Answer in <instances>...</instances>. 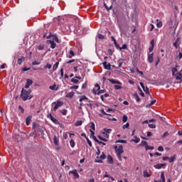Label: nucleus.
Listing matches in <instances>:
<instances>
[{
    "label": "nucleus",
    "mask_w": 182,
    "mask_h": 182,
    "mask_svg": "<svg viewBox=\"0 0 182 182\" xmlns=\"http://www.w3.org/2000/svg\"><path fill=\"white\" fill-rule=\"evenodd\" d=\"M82 123H83V122H82V121H77L75 124V126H77V127L82 126Z\"/></svg>",
    "instance_id": "36"
},
{
    "label": "nucleus",
    "mask_w": 182,
    "mask_h": 182,
    "mask_svg": "<svg viewBox=\"0 0 182 182\" xmlns=\"http://www.w3.org/2000/svg\"><path fill=\"white\" fill-rule=\"evenodd\" d=\"M107 53L109 55V56H112L113 55V50H112V49H108Z\"/></svg>",
    "instance_id": "51"
},
{
    "label": "nucleus",
    "mask_w": 182,
    "mask_h": 182,
    "mask_svg": "<svg viewBox=\"0 0 182 182\" xmlns=\"http://www.w3.org/2000/svg\"><path fill=\"white\" fill-rule=\"evenodd\" d=\"M121 49H127V45L123 44L122 47L121 48Z\"/></svg>",
    "instance_id": "64"
},
{
    "label": "nucleus",
    "mask_w": 182,
    "mask_h": 182,
    "mask_svg": "<svg viewBox=\"0 0 182 182\" xmlns=\"http://www.w3.org/2000/svg\"><path fill=\"white\" fill-rule=\"evenodd\" d=\"M104 133H107V134H110L111 133V132H112V129H106V128H105L104 129Z\"/></svg>",
    "instance_id": "32"
},
{
    "label": "nucleus",
    "mask_w": 182,
    "mask_h": 182,
    "mask_svg": "<svg viewBox=\"0 0 182 182\" xmlns=\"http://www.w3.org/2000/svg\"><path fill=\"white\" fill-rule=\"evenodd\" d=\"M55 87H56V84H54L52 86H50L49 89H50V90H55Z\"/></svg>",
    "instance_id": "50"
},
{
    "label": "nucleus",
    "mask_w": 182,
    "mask_h": 182,
    "mask_svg": "<svg viewBox=\"0 0 182 182\" xmlns=\"http://www.w3.org/2000/svg\"><path fill=\"white\" fill-rule=\"evenodd\" d=\"M122 122H123L124 123H126V122H127V117L126 115H124V116L122 117Z\"/></svg>",
    "instance_id": "47"
},
{
    "label": "nucleus",
    "mask_w": 182,
    "mask_h": 182,
    "mask_svg": "<svg viewBox=\"0 0 182 182\" xmlns=\"http://www.w3.org/2000/svg\"><path fill=\"white\" fill-rule=\"evenodd\" d=\"M33 129H34L35 132H41L42 130V127H40L38 124H33Z\"/></svg>",
    "instance_id": "7"
},
{
    "label": "nucleus",
    "mask_w": 182,
    "mask_h": 182,
    "mask_svg": "<svg viewBox=\"0 0 182 182\" xmlns=\"http://www.w3.org/2000/svg\"><path fill=\"white\" fill-rule=\"evenodd\" d=\"M69 174H73L74 177H75V178H79V173H77V170L75 169L73 171H70L69 172Z\"/></svg>",
    "instance_id": "10"
},
{
    "label": "nucleus",
    "mask_w": 182,
    "mask_h": 182,
    "mask_svg": "<svg viewBox=\"0 0 182 182\" xmlns=\"http://www.w3.org/2000/svg\"><path fill=\"white\" fill-rule=\"evenodd\" d=\"M70 89H79V85H73L70 87Z\"/></svg>",
    "instance_id": "58"
},
{
    "label": "nucleus",
    "mask_w": 182,
    "mask_h": 182,
    "mask_svg": "<svg viewBox=\"0 0 182 182\" xmlns=\"http://www.w3.org/2000/svg\"><path fill=\"white\" fill-rule=\"evenodd\" d=\"M32 65H41V62H38V61L35 60V61H33V62L32 63Z\"/></svg>",
    "instance_id": "57"
},
{
    "label": "nucleus",
    "mask_w": 182,
    "mask_h": 182,
    "mask_svg": "<svg viewBox=\"0 0 182 182\" xmlns=\"http://www.w3.org/2000/svg\"><path fill=\"white\" fill-rule=\"evenodd\" d=\"M107 163H109V164H113V157L110 155L107 156Z\"/></svg>",
    "instance_id": "19"
},
{
    "label": "nucleus",
    "mask_w": 182,
    "mask_h": 182,
    "mask_svg": "<svg viewBox=\"0 0 182 182\" xmlns=\"http://www.w3.org/2000/svg\"><path fill=\"white\" fill-rule=\"evenodd\" d=\"M47 43H48V45H50V48L52 49H55V48H56V43H55V41H53V40H48Z\"/></svg>",
    "instance_id": "8"
},
{
    "label": "nucleus",
    "mask_w": 182,
    "mask_h": 182,
    "mask_svg": "<svg viewBox=\"0 0 182 182\" xmlns=\"http://www.w3.org/2000/svg\"><path fill=\"white\" fill-rule=\"evenodd\" d=\"M144 91L145 92V93L146 95H150V91H149V87H146V88L144 90Z\"/></svg>",
    "instance_id": "49"
},
{
    "label": "nucleus",
    "mask_w": 182,
    "mask_h": 182,
    "mask_svg": "<svg viewBox=\"0 0 182 182\" xmlns=\"http://www.w3.org/2000/svg\"><path fill=\"white\" fill-rule=\"evenodd\" d=\"M108 80H109L112 85H122V82L116 80L108 79Z\"/></svg>",
    "instance_id": "17"
},
{
    "label": "nucleus",
    "mask_w": 182,
    "mask_h": 182,
    "mask_svg": "<svg viewBox=\"0 0 182 182\" xmlns=\"http://www.w3.org/2000/svg\"><path fill=\"white\" fill-rule=\"evenodd\" d=\"M116 143H124V144H126V143H127V141H126V140H117V141H116Z\"/></svg>",
    "instance_id": "43"
},
{
    "label": "nucleus",
    "mask_w": 182,
    "mask_h": 182,
    "mask_svg": "<svg viewBox=\"0 0 182 182\" xmlns=\"http://www.w3.org/2000/svg\"><path fill=\"white\" fill-rule=\"evenodd\" d=\"M102 137H105V139H109V134H107L106 132H102Z\"/></svg>",
    "instance_id": "39"
},
{
    "label": "nucleus",
    "mask_w": 182,
    "mask_h": 182,
    "mask_svg": "<svg viewBox=\"0 0 182 182\" xmlns=\"http://www.w3.org/2000/svg\"><path fill=\"white\" fill-rule=\"evenodd\" d=\"M53 141L55 146H59V139H58V137H56V136H54Z\"/></svg>",
    "instance_id": "22"
},
{
    "label": "nucleus",
    "mask_w": 182,
    "mask_h": 182,
    "mask_svg": "<svg viewBox=\"0 0 182 182\" xmlns=\"http://www.w3.org/2000/svg\"><path fill=\"white\" fill-rule=\"evenodd\" d=\"M31 122H32V116H28L26 119V126H29L31 124Z\"/></svg>",
    "instance_id": "12"
},
{
    "label": "nucleus",
    "mask_w": 182,
    "mask_h": 182,
    "mask_svg": "<svg viewBox=\"0 0 182 182\" xmlns=\"http://www.w3.org/2000/svg\"><path fill=\"white\" fill-rule=\"evenodd\" d=\"M86 87H87V84H86V82H85V83H84V84L82 85V89H86Z\"/></svg>",
    "instance_id": "63"
},
{
    "label": "nucleus",
    "mask_w": 182,
    "mask_h": 182,
    "mask_svg": "<svg viewBox=\"0 0 182 182\" xmlns=\"http://www.w3.org/2000/svg\"><path fill=\"white\" fill-rule=\"evenodd\" d=\"M50 38H53V41H55V42L59 43V39L58 38V36L55 34L50 33L49 36H47V39H50Z\"/></svg>",
    "instance_id": "6"
},
{
    "label": "nucleus",
    "mask_w": 182,
    "mask_h": 182,
    "mask_svg": "<svg viewBox=\"0 0 182 182\" xmlns=\"http://www.w3.org/2000/svg\"><path fill=\"white\" fill-rule=\"evenodd\" d=\"M167 136H168V132H165V133L161 136V137H162V138H164V137H167Z\"/></svg>",
    "instance_id": "61"
},
{
    "label": "nucleus",
    "mask_w": 182,
    "mask_h": 182,
    "mask_svg": "<svg viewBox=\"0 0 182 182\" xmlns=\"http://www.w3.org/2000/svg\"><path fill=\"white\" fill-rule=\"evenodd\" d=\"M178 65H176V67L171 68L172 75L176 77V80H182V70L178 72Z\"/></svg>",
    "instance_id": "2"
},
{
    "label": "nucleus",
    "mask_w": 182,
    "mask_h": 182,
    "mask_svg": "<svg viewBox=\"0 0 182 182\" xmlns=\"http://www.w3.org/2000/svg\"><path fill=\"white\" fill-rule=\"evenodd\" d=\"M156 22L157 28H161V26H163V23H161V21H160V20L157 19Z\"/></svg>",
    "instance_id": "25"
},
{
    "label": "nucleus",
    "mask_w": 182,
    "mask_h": 182,
    "mask_svg": "<svg viewBox=\"0 0 182 182\" xmlns=\"http://www.w3.org/2000/svg\"><path fill=\"white\" fill-rule=\"evenodd\" d=\"M159 63H160V58L158 57L155 66L157 67V65H159Z\"/></svg>",
    "instance_id": "60"
},
{
    "label": "nucleus",
    "mask_w": 182,
    "mask_h": 182,
    "mask_svg": "<svg viewBox=\"0 0 182 182\" xmlns=\"http://www.w3.org/2000/svg\"><path fill=\"white\" fill-rule=\"evenodd\" d=\"M33 81L31 79H27L26 80V84L25 85V88L28 89L29 87V86H31V85H33Z\"/></svg>",
    "instance_id": "11"
},
{
    "label": "nucleus",
    "mask_w": 182,
    "mask_h": 182,
    "mask_svg": "<svg viewBox=\"0 0 182 182\" xmlns=\"http://www.w3.org/2000/svg\"><path fill=\"white\" fill-rule=\"evenodd\" d=\"M129 126H130V124H129V122H127L126 124H124L122 127V129H129Z\"/></svg>",
    "instance_id": "46"
},
{
    "label": "nucleus",
    "mask_w": 182,
    "mask_h": 182,
    "mask_svg": "<svg viewBox=\"0 0 182 182\" xmlns=\"http://www.w3.org/2000/svg\"><path fill=\"white\" fill-rule=\"evenodd\" d=\"M159 151H164V148L163 146H160L158 147Z\"/></svg>",
    "instance_id": "56"
},
{
    "label": "nucleus",
    "mask_w": 182,
    "mask_h": 182,
    "mask_svg": "<svg viewBox=\"0 0 182 182\" xmlns=\"http://www.w3.org/2000/svg\"><path fill=\"white\" fill-rule=\"evenodd\" d=\"M70 55H68V58L71 59L72 56H75V52L73 50H70L69 52Z\"/></svg>",
    "instance_id": "29"
},
{
    "label": "nucleus",
    "mask_w": 182,
    "mask_h": 182,
    "mask_svg": "<svg viewBox=\"0 0 182 182\" xmlns=\"http://www.w3.org/2000/svg\"><path fill=\"white\" fill-rule=\"evenodd\" d=\"M162 160H164V161H166V160H169V157L168 156H164L162 158Z\"/></svg>",
    "instance_id": "62"
},
{
    "label": "nucleus",
    "mask_w": 182,
    "mask_h": 182,
    "mask_svg": "<svg viewBox=\"0 0 182 182\" xmlns=\"http://www.w3.org/2000/svg\"><path fill=\"white\" fill-rule=\"evenodd\" d=\"M90 128H91L92 130H95V123L91 122Z\"/></svg>",
    "instance_id": "59"
},
{
    "label": "nucleus",
    "mask_w": 182,
    "mask_h": 182,
    "mask_svg": "<svg viewBox=\"0 0 182 182\" xmlns=\"http://www.w3.org/2000/svg\"><path fill=\"white\" fill-rule=\"evenodd\" d=\"M161 181H159L166 182V176H164V171H162L161 173Z\"/></svg>",
    "instance_id": "23"
},
{
    "label": "nucleus",
    "mask_w": 182,
    "mask_h": 182,
    "mask_svg": "<svg viewBox=\"0 0 182 182\" xmlns=\"http://www.w3.org/2000/svg\"><path fill=\"white\" fill-rule=\"evenodd\" d=\"M52 105H55V107H53V110L54 112H56L59 109V107H61V106H63V102L60 101H58L57 103L53 102Z\"/></svg>",
    "instance_id": "4"
},
{
    "label": "nucleus",
    "mask_w": 182,
    "mask_h": 182,
    "mask_svg": "<svg viewBox=\"0 0 182 182\" xmlns=\"http://www.w3.org/2000/svg\"><path fill=\"white\" fill-rule=\"evenodd\" d=\"M180 45H181V38L178 37L173 42V46H174L176 49H178V48H180Z\"/></svg>",
    "instance_id": "3"
},
{
    "label": "nucleus",
    "mask_w": 182,
    "mask_h": 182,
    "mask_svg": "<svg viewBox=\"0 0 182 182\" xmlns=\"http://www.w3.org/2000/svg\"><path fill=\"white\" fill-rule=\"evenodd\" d=\"M154 56V53H149L148 54V62H149V63H153L154 58H153Z\"/></svg>",
    "instance_id": "9"
},
{
    "label": "nucleus",
    "mask_w": 182,
    "mask_h": 182,
    "mask_svg": "<svg viewBox=\"0 0 182 182\" xmlns=\"http://www.w3.org/2000/svg\"><path fill=\"white\" fill-rule=\"evenodd\" d=\"M114 88L116 89V90H119L122 88V86L116 85H114Z\"/></svg>",
    "instance_id": "55"
},
{
    "label": "nucleus",
    "mask_w": 182,
    "mask_h": 182,
    "mask_svg": "<svg viewBox=\"0 0 182 182\" xmlns=\"http://www.w3.org/2000/svg\"><path fill=\"white\" fill-rule=\"evenodd\" d=\"M114 45L115 46L116 49H119V50H122V47H120V46H119L117 44V43H115Z\"/></svg>",
    "instance_id": "42"
},
{
    "label": "nucleus",
    "mask_w": 182,
    "mask_h": 182,
    "mask_svg": "<svg viewBox=\"0 0 182 182\" xmlns=\"http://www.w3.org/2000/svg\"><path fill=\"white\" fill-rule=\"evenodd\" d=\"M122 65H123V60H118V68H122Z\"/></svg>",
    "instance_id": "37"
},
{
    "label": "nucleus",
    "mask_w": 182,
    "mask_h": 182,
    "mask_svg": "<svg viewBox=\"0 0 182 182\" xmlns=\"http://www.w3.org/2000/svg\"><path fill=\"white\" fill-rule=\"evenodd\" d=\"M106 37L103 34H98L99 39H105Z\"/></svg>",
    "instance_id": "52"
},
{
    "label": "nucleus",
    "mask_w": 182,
    "mask_h": 182,
    "mask_svg": "<svg viewBox=\"0 0 182 182\" xmlns=\"http://www.w3.org/2000/svg\"><path fill=\"white\" fill-rule=\"evenodd\" d=\"M50 120L53 123H55V124H59V121L56 118L53 117V116H51Z\"/></svg>",
    "instance_id": "21"
},
{
    "label": "nucleus",
    "mask_w": 182,
    "mask_h": 182,
    "mask_svg": "<svg viewBox=\"0 0 182 182\" xmlns=\"http://www.w3.org/2000/svg\"><path fill=\"white\" fill-rule=\"evenodd\" d=\"M131 141H134V143H139L140 141V138L134 136V139H132Z\"/></svg>",
    "instance_id": "26"
},
{
    "label": "nucleus",
    "mask_w": 182,
    "mask_h": 182,
    "mask_svg": "<svg viewBox=\"0 0 182 182\" xmlns=\"http://www.w3.org/2000/svg\"><path fill=\"white\" fill-rule=\"evenodd\" d=\"M164 166H166V164H157L154 166L155 168H158V169L162 168V167H164Z\"/></svg>",
    "instance_id": "15"
},
{
    "label": "nucleus",
    "mask_w": 182,
    "mask_h": 182,
    "mask_svg": "<svg viewBox=\"0 0 182 182\" xmlns=\"http://www.w3.org/2000/svg\"><path fill=\"white\" fill-rule=\"evenodd\" d=\"M70 144L71 147H75V141L73 139H71L70 141Z\"/></svg>",
    "instance_id": "41"
},
{
    "label": "nucleus",
    "mask_w": 182,
    "mask_h": 182,
    "mask_svg": "<svg viewBox=\"0 0 182 182\" xmlns=\"http://www.w3.org/2000/svg\"><path fill=\"white\" fill-rule=\"evenodd\" d=\"M114 149H115L117 154H123V152H124L123 146H122V145H120L119 146H115Z\"/></svg>",
    "instance_id": "5"
},
{
    "label": "nucleus",
    "mask_w": 182,
    "mask_h": 182,
    "mask_svg": "<svg viewBox=\"0 0 182 182\" xmlns=\"http://www.w3.org/2000/svg\"><path fill=\"white\" fill-rule=\"evenodd\" d=\"M58 66H59V62L55 63L53 67V70H56V69H58Z\"/></svg>",
    "instance_id": "31"
},
{
    "label": "nucleus",
    "mask_w": 182,
    "mask_h": 182,
    "mask_svg": "<svg viewBox=\"0 0 182 182\" xmlns=\"http://www.w3.org/2000/svg\"><path fill=\"white\" fill-rule=\"evenodd\" d=\"M73 96H75V92H71L70 93H68L65 95V97H68V99H72V97H73Z\"/></svg>",
    "instance_id": "20"
},
{
    "label": "nucleus",
    "mask_w": 182,
    "mask_h": 182,
    "mask_svg": "<svg viewBox=\"0 0 182 182\" xmlns=\"http://www.w3.org/2000/svg\"><path fill=\"white\" fill-rule=\"evenodd\" d=\"M134 97H135L136 102H140V97H139V95H137V93L134 94Z\"/></svg>",
    "instance_id": "30"
},
{
    "label": "nucleus",
    "mask_w": 182,
    "mask_h": 182,
    "mask_svg": "<svg viewBox=\"0 0 182 182\" xmlns=\"http://www.w3.org/2000/svg\"><path fill=\"white\" fill-rule=\"evenodd\" d=\"M151 46L149 48V52H153V49H154V40H151L150 42Z\"/></svg>",
    "instance_id": "14"
},
{
    "label": "nucleus",
    "mask_w": 182,
    "mask_h": 182,
    "mask_svg": "<svg viewBox=\"0 0 182 182\" xmlns=\"http://www.w3.org/2000/svg\"><path fill=\"white\" fill-rule=\"evenodd\" d=\"M87 143L89 144L90 147H92V141L89 140V138H86Z\"/></svg>",
    "instance_id": "53"
},
{
    "label": "nucleus",
    "mask_w": 182,
    "mask_h": 182,
    "mask_svg": "<svg viewBox=\"0 0 182 182\" xmlns=\"http://www.w3.org/2000/svg\"><path fill=\"white\" fill-rule=\"evenodd\" d=\"M103 65H104L105 69H107V70H110L111 66H112L110 65V63L107 64V62H104L103 63Z\"/></svg>",
    "instance_id": "13"
},
{
    "label": "nucleus",
    "mask_w": 182,
    "mask_h": 182,
    "mask_svg": "<svg viewBox=\"0 0 182 182\" xmlns=\"http://www.w3.org/2000/svg\"><path fill=\"white\" fill-rule=\"evenodd\" d=\"M144 177H150V174H149L147 171H144Z\"/></svg>",
    "instance_id": "38"
},
{
    "label": "nucleus",
    "mask_w": 182,
    "mask_h": 182,
    "mask_svg": "<svg viewBox=\"0 0 182 182\" xmlns=\"http://www.w3.org/2000/svg\"><path fill=\"white\" fill-rule=\"evenodd\" d=\"M97 159H101V160H105V159H106V155L103 152L102 154L100 157L97 156Z\"/></svg>",
    "instance_id": "28"
},
{
    "label": "nucleus",
    "mask_w": 182,
    "mask_h": 182,
    "mask_svg": "<svg viewBox=\"0 0 182 182\" xmlns=\"http://www.w3.org/2000/svg\"><path fill=\"white\" fill-rule=\"evenodd\" d=\"M71 82H73V83H75V85H77L79 83V80L76 78H72Z\"/></svg>",
    "instance_id": "33"
},
{
    "label": "nucleus",
    "mask_w": 182,
    "mask_h": 182,
    "mask_svg": "<svg viewBox=\"0 0 182 182\" xmlns=\"http://www.w3.org/2000/svg\"><path fill=\"white\" fill-rule=\"evenodd\" d=\"M149 127H150V129H156V124H149Z\"/></svg>",
    "instance_id": "54"
},
{
    "label": "nucleus",
    "mask_w": 182,
    "mask_h": 182,
    "mask_svg": "<svg viewBox=\"0 0 182 182\" xmlns=\"http://www.w3.org/2000/svg\"><path fill=\"white\" fill-rule=\"evenodd\" d=\"M168 160L169 161V163H173V161L176 160V155L171 156Z\"/></svg>",
    "instance_id": "27"
},
{
    "label": "nucleus",
    "mask_w": 182,
    "mask_h": 182,
    "mask_svg": "<svg viewBox=\"0 0 182 182\" xmlns=\"http://www.w3.org/2000/svg\"><path fill=\"white\" fill-rule=\"evenodd\" d=\"M97 137H98V139H100V140H102V141H107V139H106L105 138H103L102 136H101L100 135Z\"/></svg>",
    "instance_id": "44"
},
{
    "label": "nucleus",
    "mask_w": 182,
    "mask_h": 182,
    "mask_svg": "<svg viewBox=\"0 0 182 182\" xmlns=\"http://www.w3.org/2000/svg\"><path fill=\"white\" fill-rule=\"evenodd\" d=\"M106 92V90H100L97 92L96 95H102V93H105Z\"/></svg>",
    "instance_id": "34"
},
{
    "label": "nucleus",
    "mask_w": 182,
    "mask_h": 182,
    "mask_svg": "<svg viewBox=\"0 0 182 182\" xmlns=\"http://www.w3.org/2000/svg\"><path fill=\"white\" fill-rule=\"evenodd\" d=\"M37 48L38 49V50H43V49H45V46L44 45H40L37 47Z\"/></svg>",
    "instance_id": "35"
},
{
    "label": "nucleus",
    "mask_w": 182,
    "mask_h": 182,
    "mask_svg": "<svg viewBox=\"0 0 182 182\" xmlns=\"http://www.w3.org/2000/svg\"><path fill=\"white\" fill-rule=\"evenodd\" d=\"M31 93H32V90H26L25 88H23L21 93L22 100L24 102H26V100H31V99L33 97V95H32Z\"/></svg>",
    "instance_id": "1"
},
{
    "label": "nucleus",
    "mask_w": 182,
    "mask_h": 182,
    "mask_svg": "<svg viewBox=\"0 0 182 182\" xmlns=\"http://www.w3.org/2000/svg\"><path fill=\"white\" fill-rule=\"evenodd\" d=\"M60 113H62V114H63V116H66V114H68V110L63 109L60 111Z\"/></svg>",
    "instance_id": "40"
},
{
    "label": "nucleus",
    "mask_w": 182,
    "mask_h": 182,
    "mask_svg": "<svg viewBox=\"0 0 182 182\" xmlns=\"http://www.w3.org/2000/svg\"><path fill=\"white\" fill-rule=\"evenodd\" d=\"M44 68L45 69H52V65L48 63Z\"/></svg>",
    "instance_id": "45"
},
{
    "label": "nucleus",
    "mask_w": 182,
    "mask_h": 182,
    "mask_svg": "<svg viewBox=\"0 0 182 182\" xmlns=\"http://www.w3.org/2000/svg\"><path fill=\"white\" fill-rule=\"evenodd\" d=\"M98 90H100V85H99V84H96L95 88H94L92 91L94 95H96Z\"/></svg>",
    "instance_id": "16"
},
{
    "label": "nucleus",
    "mask_w": 182,
    "mask_h": 182,
    "mask_svg": "<svg viewBox=\"0 0 182 182\" xmlns=\"http://www.w3.org/2000/svg\"><path fill=\"white\" fill-rule=\"evenodd\" d=\"M140 146H144L146 150H149V144H147V141H142Z\"/></svg>",
    "instance_id": "18"
},
{
    "label": "nucleus",
    "mask_w": 182,
    "mask_h": 182,
    "mask_svg": "<svg viewBox=\"0 0 182 182\" xmlns=\"http://www.w3.org/2000/svg\"><path fill=\"white\" fill-rule=\"evenodd\" d=\"M18 109L21 112V113H25V109H23V107H22V106L19 105Z\"/></svg>",
    "instance_id": "48"
},
{
    "label": "nucleus",
    "mask_w": 182,
    "mask_h": 182,
    "mask_svg": "<svg viewBox=\"0 0 182 182\" xmlns=\"http://www.w3.org/2000/svg\"><path fill=\"white\" fill-rule=\"evenodd\" d=\"M22 62H25V57H21L17 60V63H18V65H22Z\"/></svg>",
    "instance_id": "24"
}]
</instances>
